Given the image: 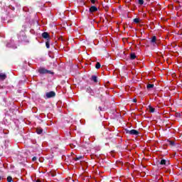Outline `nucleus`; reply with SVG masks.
Instances as JSON below:
<instances>
[{"label": "nucleus", "instance_id": "24", "mask_svg": "<svg viewBox=\"0 0 182 182\" xmlns=\"http://www.w3.org/2000/svg\"><path fill=\"white\" fill-rule=\"evenodd\" d=\"M36 182H42V181H41V180L38 179L37 181H36Z\"/></svg>", "mask_w": 182, "mask_h": 182}, {"label": "nucleus", "instance_id": "12", "mask_svg": "<svg viewBox=\"0 0 182 182\" xmlns=\"http://www.w3.org/2000/svg\"><path fill=\"white\" fill-rule=\"evenodd\" d=\"M146 87H147V89H153V87H154V85H153V84H148Z\"/></svg>", "mask_w": 182, "mask_h": 182}, {"label": "nucleus", "instance_id": "16", "mask_svg": "<svg viewBox=\"0 0 182 182\" xmlns=\"http://www.w3.org/2000/svg\"><path fill=\"white\" fill-rule=\"evenodd\" d=\"M138 4L139 5H143V4H144V0H138Z\"/></svg>", "mask_w": 182, "mask_h": 182}, {"label": "nucleus", "instance_id": "8", "mask_svg": "<svg viewBox=\"0 0 182 182\" xmlns=\"http://www.w3.org/2000/svg\"><path fill=\"white\" fill-rule=\"evenodd\" d=\"M5 79H6V75L0 74V80H5Z\"/></svg>", "mask_w": 182, "mask_h": 182}, {"label": "nucleus", "instance_id": "9", "mask_svg": "<svg viewBox=\"0 0 182 182\" xmlns=\"http://www.w3.org/2000/svg\"><path fill=\"white\" fill-rule=\"evenodd\" d=\"M130 59H131L132 60H134V59H136V54L132 53V54L130 55Z\"/></svg>", "mask_w": 182, "mask_h": 182}, {"label": "nucleus", "instance_id": "7", "mask_svg": "<svg viewBox=\"0 0 182 182\" xmlns=\"http://www.w3.org/2000/svg\"><path fill=\"white\" fill-rule=\"evenodd\" d=\"M43 132V129H42V128H37L36 129L37 134H42Z\"/></svg>", "mask_w": 182, "mask_h": 182}, {"label": "nucleus", "instance_id": "3", "mask_svg": "<svg viewBox=\"0 0 182 182\" xmlns=\"http://www.w3.org/2000/svg\"><path fill=\"white\" fill-rule=\"evenodd\" d=\"M127 133L128 134H131L132 136H139V131L136 129H132V130H128L127 131Z\"/></svg>", "mask_w": 182, "mask_h": 182}, {"label": "nucleus", "instance_id": "13", "mask_svg": "<svg viewBox=\"0 0 182 182\" xmlns=\"http://www.w3.org/2000/svg\"><path fill=\"white\" fill-rule=\"evenodd\" d=\"M166 161L165 159H161L160 164H161L162 166H166Z\"/></svg>", "mask_w": 182, "mask_h": 182}, {"label": "nucleus", "instance_id": "25", "mask_svg": "<svg viewBox=\"0 0 182 182\" xmlns=\"http://www.w3.org/2000/svg\"><path fill=\"white\" fill-rule=\"evenodd\" d=\"M0 181H1V176H0Z\"/></svg>", "mask_w": 182, "mask_h": 182}, {"label": "nucleus", "instance_id": "10", "mask_svg": "<svg viewBox=\"0 0 182 182\" xmlns=\"http://www.w3.org/2000/svg\"><path fill=\"white\" fill-rule=\"evenodd\" d=\"M133 21L134 22V23H140V18H134Z\"/></svg>", "mask_w": 182, "mask_h": 182}, {"label": "nucleus", "instance_id": "21", "mask_svg": "<svg viewBox=\"0 0 182 182\" xmlns=\"http://www.w3.org/2000/svg\"><path fill=\"white\" fill-rule=\"evenodd\" d=\"M32 160L33 161H36V156L33 157Z\"/></svg>", "mask_w": 182, "mask_h": 182}, {"label": "nucleus", "instance_id": "5", "mask_svg": "<svg viewBox=\"0 0 182 182\" xmlns=\"http://www.w3.org/2000/svg\"><path fill=\"white\" fill-rule=\"evenodd\" d=\"M42 37L44 39H48V38H49V33H48L46 32H44V33H42Z\"/></svg>", "mask_w": 182, "mask_h": 182}, {"label": "nucleus", "instance_id": "2", "mask_svg": "<svg viewBox=\"0 0 182 182\" xmlns=\"http://www.w3.org/2000/svg\"><path fill=\"white\" fill-rule=\"evenodd\" d=\"M46 99H50V97H55L56 96V93L53 91H50V92H46Z\"/></svg>", "mask_w": 182, "mask_h": 182}, {"label": "nucleus", "instance_id": "11", "mask_svg": "<svg viewBox=\"0 0 182 182\" xmlns=\"http://www.w3.org/2000/svg\"><path fill=\"white\" fill-rule=\"evenodd\" d=\"M156 41H157V38H156V36H153L151 40V42L152 43H156Z\"/></svg>", "mask_w": 182, "mask_h": 182}, {"label": "nucleus", "instance_id": "6", "mask_svg": "<svg viewBox=\"0 0 182 182\" xmlns=\"http://www.w3.org/2000/svg\"><path fill=\"white\" fill-rule=\"evenodd\" d=\"M91 80L94 82L95 83H97V77L95 75H92L91 77Z\"/></svg>", "mask_w": 182, "mask_h": 182}, {"label": "nucleus", "instance_id": "4", "mask_svg": "<svg viewBox=\"0 0 182 182\" xmlns=\"http://www.w3.org/2000/svg\"><path fill=\"white\" fill-rule=\"evenodd\" d=\"M90 12L93 13V12H97V8L95 6H92L90 8Z\"/></svg>", "mask_w": 182, "mask_h": 182}, {"label": "nucleus", "instance_id": "15", "mask_svg": "<svg viewBox=\"0 0 182 182\" xmlns=\"http://www.w3.org/2000/svg\"><path fill=\"white\" fill-rule=\"evenodd\" d=\"M149 112H150L151 113H154L155 109L153 108L152 107H149Z\"/></svg>", "mask_w": 182, "mask_h": 182}, {"label": "nucleus", "instance_id": "1", "mask_svg": "<svg viewBox=\"0 0 182 182\" xmlns=\"http://www.w3.org/2000/svg\"><path fill=\"white\" fill-rule=\"evenodd\" d=\"M38 72L41 74V75H45L46 73H48L49 75H53V72L46 70L43 68H41L38 69Z\"/></svg>", "mask_w": 182, "mask_h": 182}, {"label": "nucleus", "instance_id": "19", "mask_svg": "<svg viewBox=\"0 0 182 182\" xmlns=\"http://www.w3.org/2000/svg\"><path fill=\"white\" fill-rule=\"evenodd\" d=\"M7 181L8 182H12V178L11 176L7 177Z\"/></svg>", "mask_w": 182, "mask_h": 182}, {"label": "nucleus", "instance_id": "17", "mask_svg": "<svg viewBox=\"0 0 182 182\" xmlns=\"http://www.w3.org/2000/svg\"><path fill=\"white\" fill-rule=\"evenodd\" d=\"M81 159H83L82 156L75 158V161H77V160H81Z\"/></svg>", "mask_w": 182, "mask_h": 182}, {"label": "nucleus", "instance_id": "18", "mask_svg": "<svg viewBox=\"0 0 182 182\" xmlns=\"http://www.w3.org/2000/svg\"><path fill=\"white\" fill-rule=\"evenodd\" d=\"M46 48H47L48 49H49V48H50V44H49V41H46Z\"/></svg>", "mask_w": 182, "mask_h": 182}, {"label": "nucleus", "instance_id": "23", "mask_svg": "<svg viewBox=\"0 0 182 182\" xmlns=\"http://www.w3.org/2000/svg\"><path fill=\"white\" fill-rule=\"evenodd\" d=\"M92 4H95V0H90Z\"/></svg>", "mask_w": 182, "mask_h": 182}, {"label": "nucleus", "instance_id": "22", "mask_svg": "<svg viewBox=\"0 0 182 182\" xmlns=\"http://www.w3.org/2000/svg\"><path fill=\"white\" fill-rule=\"evenodd\" d=\"M133 102H134V103H136V102H137V100L134 99V100H133Z\"/></svg>", "mask_w": 182, "mask_h": 182}, {"label": "nucleus", "instance_id": "20", "mask_svg": "<svg viewBox=\"0 0 182 182\" xmlns=\"http://www.w3.org/2000/svg\"><path fill=\"white\" fill-rule=\"evenodd\" d=\"M168 144H170V146H174V141H168Z\"/></svg>", "mask_w": 182, "mask_h": 182}, {"label": "nucleus", "instance_id": "14", "mask_svg": "<svg viewBox=\"0 0 182 182\" xmlns=\"http://www.w3.org/2000/svg\"><path fill=\"white\" fill-rule=\"evenodd\" d=\"M100 63H97L96 65H95V68L96 69H100Z\"/></svg>", "mask_w": 182, "mask_h": 182}]
</instances>
